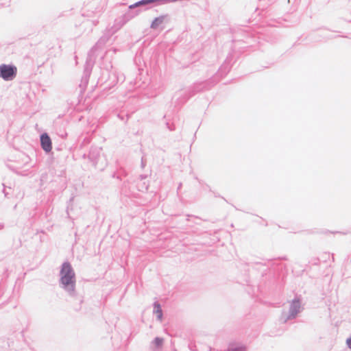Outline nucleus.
Wrapping results in <instances>:
<instances>
[{"instance_id": "6", "label": "nucleus", "mask_w": 351, "mask_h": 351, "mask_svg": "<svg viewBox=\"0 0 351 351\" xmlns=\"http://www.w3.org/2000/svg\"><path fill=\"white\" fill-rule=\"evenodd\" d=\"M154 313H156L158 319L161 320L162 317V309L160 308V304H156V303L154 304Z\"/></svg>"}, {"instance_id": "4", "label": "nucleus", "mask_w": 351, "mask_h": 351, "mask_svg": "<svg viewBox=\"0 0 351 351\" xmlns=\"http://www.w3.org/2000/svg\"><path fill=\"white\" fill-rule=\"evenodd\" d=\"M164 16H160L156 18L151 25V27L153 29H157L164 23Z\"/></svg>"}, {"instance_id": "3", "label": "nucleus", "mask_w": 351, "mask_h": 351, "mask_svg": "<svg viewBox=\"0 0 351 351\" xmlns=\"http://www.w3.org/2000/svg\"><path fill=\"white\" fill-rule=\"evenodd\" d=\"M40 143L42 148L46 152H49L52 149L51 140L47 134H43L40 136Z\"/></svg>"}, {"instance_id": "1", "label": "nucleus", "mask_w": 351, "mask_h": 351, "mask_svg": "<svg viewBox=\"0 0 351 351\" xmlns=\"http://www.w3.org/2000/svg\"><path fill=\"white\" fill-rule=\"evenodd\" d=\"M60 275L62 284L66 287L71 285L73 288L75 283V274L69 263H64L62 265Z\"/></svg>"}, {"instance_id": "2", "label": "nucleus", "mask_w": 351, "mask_h": 351, "mask_svg": "<svg viewBox=\"0 0 351 351\" xmlns=\"http://www.w3.org/2000/svg\"><path fill=\"white\" fill-rule=\"evenodd\" d=\"M17 69L16 66L8 64L0 66V77L5 80H12L16 75Z\"/></svg>"}, {"instance_id": "8", "label": "nucleus", "mask_w": 351, "mask_h": 351, "mask_svg": "<svg viewBox=\"0 0 351 351\" xmlns=\"http://www.w3.org/2000/svg\"><path fill=\"white\" fill-rule=\"evenodd\" d=\"M152 2H154V0H143V1H139L138 3H136L134 5H130V8H132L136 5H143V4H145L147 3H152Z\"/></svg>"}, {"instance_id": "7", "label": "nucleus", "mask_w": 351, "mask_h": 351, "mask_svg": "<svg viewBox=\"0 0 351 351\" xmlns=\"http://www.w3.org/2000/svg\"><path fill=\"white\" fill-rule=\"evenodd\" d=\"M156 347H160L163 343V339L159 337H156L154 341Z\"/></svg>"}, {"instance_id": "9", "label": "nucleus", "mask_w": 351, "mask_h": 351, "mask_svg": "<svg viewBox=\"0 0 351 351\" xmlns=\"http://www.w3.org/2000/svg\"><path fill=\"white\" fill-rule=\"evenodd\" d=\"M348 346L351 349V337L346 341Z\"/></svg>"}, {"instance_id": "5", "label": "nucleus", "mask_w": 351, "mask_h": 351, "mask_svg": "<svg viewBox=\"0 0 351 351\" xmlns=\"http://www.w3.org/2000/svg\"><path fill=\"white\" fill-rule=\"evenodd\" d=\"M300 307V305L299 301H298V300L293 301L292 304H291V309L293 311L292 317H295V315L298 312Z\"/></svg>"}]
</instances>
